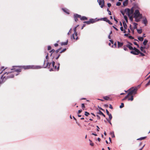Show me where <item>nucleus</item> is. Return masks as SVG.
Segmentation results:
<instances>
[{"instance_id": "nucleus-18", "label": "nucleus", "mask_w": 150, "mask_h": 150, "mask_svg": "<svg viewBox=\"0 0 150 150\" xmlns=\"http://www.w3.org/2000/svg\"><path fill=\"white\" fill-rule=\"evenodd\" d=\"M55 64V62L54 61H53L52 63V65L53 68H54V69H57V66H54Z\"/></svg>"}, {"instance_id": "nucleus-21", "label": "nucleus", "mask_w": 150, "mask_h": 150, "mask_svg": "<svg viewBox=\"0 0 150 150\" xmlns=\"http://www.w3.org/2000/svg\"><path fill=\"white\" fill-rule=\"evenodd\" d=\"M148 42V41L147 40L145 39H144L143 42V44L144 45H146V44Z\"/></svg>"}, {"instance_id": "nucleus-23", "label": "nucleus", "mask_w": 150, "mask_h": 150, "mask_svg": "<svg viewBox=\"0 0 150 150\" xmlns=\"http://www.w3.org/2000/svg\"><path fill=\"white\" fill-rule=\"evenodd\" d=\"M68 42V40L66 42H62L61 43V45H67Z\"/></svg>"}, {"instance_id": "nucleus-32", "label": "nucleus", "mask_w": 150, "mask_h": 150, "mask_svg": "<svg viewBox=\"0 0 150 150\" xmlns=\"http://www.w3.org/2000/svg\"><path fill=\"white\" fill-rule=\"evenodd\" d=\"M124 19H125V20L126 21V22L127 23L128 22V19L127 16H124Z\"/></svg>"}, {"instance_id": "nucleus-33", "label": "nucleus", "mask_w": 150, "mask_h": 150, "mask_svg": "<svg viewBox=\"0 0 150 150\" xmlns=\"http://www.w3.org/2000/svg\"><path fill=\"white\" fill-rule=\"evenodd\" d=\"M89 115V113L87 112H85V115L86 116H88Z\"/></svg>"}, {"instance_id": "nucleus-24", "label": "nucleus", "mask_w": 150, "mask_h": 150, "mask_svg": "<svg viewBox=\"0 0 150 150\" xmlns=\"http://www.w3.org/2000/svg\"><path fill=\"white\" fill-rule=\"evenodd\" d=\"M138 39L140 41H142L144 40V38H143V37H138Z\"/></svg>"}, {"instance_id": "nucleus-30", "label": "nucleus", "mask_w": 150, "mask_h": 150, "mask_svg": "<svg viewBox=\"0 0 150 150\" xmlns=\"http://www.w3.org/2000/svg\"><path fill=\"white\" fill-rule=\"evenodd\" d=\"M130 96V95L128 94V93L127 95L126 96H125V98H124L123 99H122V100H125V99H126L128 97Z\"/></svg>"}, {"instance_id": "nucleus-4", "label": "nucleus", "mask_w": 150, "mask_h": 150, "mask_svg": "<svg viewBox=\"0 0 150 150\" xmlns=\"http://www.w3.org/2000/svg\"><path fill=\"white\" fill-rule=\"evenodd\" d=\"M79 26V25H77L75 27L74 29V33L73 34L72 36V38H73V39H75L77 40L78 39V37L77 36V33L76 32V28Z\"/></svg>"}, {"instance_id": "nucleus-48", "label": "nucleus", "mask_w": 150, "mask_h": 150, "mask_svg": "<svg viewBox=\"0 0 150 150\" xmlns=\"http://www.w3.org/2000/svg\"><path fill=\"white\" fill-rule=\"evenodd\" d=\"M133 50H134V51H139V50L137 49L136 48L134 47L133 48Z\"/></svg>"}, {"instance_id": "nucleus-35", "label": "nucleus", "mask_w": 150, "mask_h": 150, "mask_svg": "<svg viewBox=\"0 0 150 150\" xmlns=\"http://www.w3.org/2000/svg\"><path fill=\"white\" fill-rule=\"evenodd\" d=\"M108 20V19L106 17H104L103 18V21H105L107 22Z\"/></svg>"}, {"instance_id": "nucleus-8", "label": "nucleus", "mask_w": 150, "mask_h": 150, "mask_svg": "<svg viewBox=\"0 0 150 150\" xmlns=\"http://www.w3.org/2000/svg\"><path fill=\"white\" fill-rule=\"evenodd\" d=\"M128 44L126 45V47H128L130 50H133V47L131 46L132 44L130 42H128Z\"/></svg>"}, {"instance_id": "nucleus-34", "label": "nucleus", "mask_w": 150, "mask_h": 150, "mask_svg": "<svg viewBox=\"0 0 150 150\" xmlns=\"http://www.w3.org/2000/svg\"><path fill=\"white\" fill-rule=\"evenodd\" d=\"M109 117V120H111L112 118V117L111 114L108 115Z\"/></svg>"}, {"instance_id": "nucleus-64", "label": "nucleus", "mask_w": 150, "mask_h": 150, "mask_svg": "<svg viewBox=\"0 0 150 150\" xmlns=\"http://www.w3.org/2000/svg\"><path fill=\"white\" fill-rule=\"evenodd\" d=\"M90 144L91 146H93L94 145V144H93V143H92V142H91V143H90Z\"/></svg>"}, {"instance_id": "nucleus-29", "label": "nucleus", "mask_w": 150, "mask_h": 150, "mask_svg": "<svg viewBox=\"0 0 150 150\" xmlns=\"http://www.w3.org/2000/svg\"><path fill=\"white\" fill-rule=\"evenodd\" d=\"M137 30L138 33L139 34H141L142 32V30L141 29H137Z\"/></svg>"}, {"instance_id": "nucleus-56", "label": "nucleus", "mask_w": 150, "mask_h": 150, "mask_svg": "<svg viewBox=\"0 0 150 150\" xmlns=\"http://www.w3.org/2000/svg\"><path fill=\"white\" fill-rule=\"evenodd\" d=\"M81 107H82V108H84L85 107V105H84V103H82L81 105Z\"/></svg>"}, {"instance_id": "nucleus-27", "label": "nucleus", "mask_w": 150, "mask_h": 150, "mask_svg": "<svg viewBox=\"0 0 150 150\" xmlns=\"http://www.w3.org/2000/svg\"><path fill=\"white\" fill-rule=\"evenodd\" d=\"M128 4V2L126 1H124L123 3V5L124 6H126Z\"/></svg>"}, {"instance_id": "nucleus-61", "label": "nucleus", "mask_w": 150, "mask_h": 150, "mask_svg": "<svg viewBox=\"0 0 150 150\" xmlns=\"http://www.w3.org/2000/svg\"><path fill=\"white\" fill-rule=\"evenodd\" d=\"M109 108H110L111 109H112L113 108L112 105L111 104H110L109 105Z\"/></svg>"}, {"instance_id": "nucleus-52", "label": "nucleus", "mask_w": 150, "mask_h": 150, "mask_svg": "<svg viewBox=\"0 0 150 150\" xmlns=\"http://www.w3.org/2000/svg\"><path fill=\"white\" fill-rule=\"evenodd\" d=\"M139 54H140L142 56H145V54H144L143 53H142V52H140L139 53Z\"/></svg>"}, {"instance_id": "nucleus-39", "label": "nucleus", "mask_w": 150, "mask_h": 150, "mask_svg": "<svg viewBox=\"0 0 150 150\" xmlns=\"http://www.w3.org/2000/svg\"><path fill=\"white\" fill-rule=\"evenodd\" d=\"M121 3L119 2H117L116 3V5L117 6H120L121 5Z\"/></svg>"}, {"instance_id": "nucleus-50", "label": "nucleus", "mask_w": 150, "mask_h": 150, "mask_svg": "<svg viewBox=\"0 0 150 150\" xmlns=\"http://www.w3.org/2000/svg\"><path fill=\"white\" fill-rule=\"evenodd\" d=\"M51 49V47L50 46H48L47 49L48 50H50Z\"/></svg>"}, {"instance_id": "nucleus-63", "label": "nucleus", "mask_w": 150, "mask_h": 150, "mask_svg": "<svg viewBox=\"0 0 150 150\" xmlns=\"http://www.w3.org/2000/svg\"><path fill=\"white\" fill-rule=\"evenodd\" d=\"M114 19L115 21L116 22V23H117L118 22V21L114 17Z\"/></svg>"}, {"instance_id": "nucleus-12", "label": "nucleus", "mask_w": 150, "mask_h": 150, "mask_svg": "<svg viewBox=\"0 0 150 150\" xmlns=\"http://www.w3.org/2000/svg\"><path fill=\"white\" fill-rule=\"evenodd\" d=\"M117 47L118 48H119L120 47H121L123 45V42H121L119 41L117 42Z\"/></svg>"}, {"instance_id": "nucleus-16", "label": "nucleus", "mask_w": 150, "mask_h": 150, "mask_svg": "<svg viewBox=\"0 0 150 150\" xmlns=\"http://www.w3.org/2000/svg\"><path fill=\"white\" fill-rule=\"evenodd\" d=\"M89 21L90 22V23H93L96 22L95 20L94 19L92 18L90 19Z\"/></svg>"}, {"instance_id": "nucleus-60", "label": "nucleus", "mask_w": 150, "mask_h": 150, "mask_svg": "<svg viewBox=\"0 0 150 150\" xmlns=\"http://www.w3.org/2000/svg\"><path fill=\"white\" fill-rule=\"evenodd\" d=\"M112 27H113V28H114L117 31L118 30V29L117 28H116L114 26H112Z\"/></svg>"}, {"instance_id": "nucleus-54", "label": "nucleus", "mask_w": 150, "mask_h": 150, "mask_svg": "<svg viewBox=\"0 0 150 150\" xmlns=\"http://www.w3.org/2000/svg\"><path fill=\"white\" fill-rule=\"evenodd\" d=\"M129 19L130 20H131V21H133V18L132 16H129Z\"/></svg>"}, {"instance_id": "nucleus-47", "label": "nucleus", "mask_w": 150, "mask_h": 150, "mask_svg": "<svg viewBox=\"0 0 150 150\" xmlns=\"http://www.w3.org/2000/svg\"><path fill=\"white\" fill-rule=\"evenodd\" d=\"M48 53H47V55L46 56V57H45L46 59H47V61H48Z\"/></svg>"}, {"instance_id": "nucleus-43", "label": "nucleus", "mask_w": 150, "mask_h": 150, "mask_svg": "<svg viewBox=\"0 0 150 150\" xmlns=\"http://www.w3.org/2000/svg\"><path fill=\"white\" fill-rule=\"evenodd\" d=\"M126 45H125L123 46V49L125 51L127 50V49L126 48Z\"/></svg>"}, {"instance_id": "nucleus-57", "label": "nucleus", "mask_w": 150, "mask_h": 150, "mask_svg": "<svg viewBox=\"0 0 150 150\" xmlns=\"http://www.w3.org/2000/svg\"><path fill=\"white\" fill-rule=\"evenodd\" d=\"M111 133H112V137L113 138L114 137H115V136L114 134V132H111Z\"/></svg>"}, {"instance_id": "nucleus-9", "label": "nucleus", "mask_w": 150, "mask_h": 150, "mask_svg": "<svg viewBox=\"0 0 150 150\" xmlns=\"http://www.w3.org/2000/svg\"><path fill=\"white\" fill-rule=\"evenodd\" d=\"M142 23L144 24L146 26L148 23V21L146 18H143L142 20Z\"/></svg>"}, {"instance_id": "nucleus-36", "label": "nucleus", "mask_w": 150, "mask_h": 150, "mask_svg": "<svg viewBox=\"0 0 150 150\" xmlns=\"http://www.w3.org/2000/svg\"><path fill=\"white\" fill-rule=\"evenodd\" d=\"M124 106V104L123 103H122L121 105L120 106V108H122Z\"/></svg>"}, {"instance_id": "nucleus-13", "label": "nucleus", "mask_w": 150, "mask_h": 150, "mask_svg": "<svg viewBox=\"0 0 150 150\" xmlns=\"http://www.w3.org/2000/svg\"><path fill=\"white\" fill-rule=\"evenodd\" d=\"M51 63L49 62H47V64L45 66H44L43 67L44 68H46L47 67H48V68H49L50 67V65H51Z\"/></svg>"}, {"instance_id": "nucleus-25", "label": "nucleus", "mask_w": 150, "mask_h": 150, "mask_svg": "<svg viewBox=\"0 0 150 150\" xmlns=\"http://www.w3.org/2000/svg\"><path fill=\"white\" fill-rule=\"evenodd\" d=\"M133 25H134V29H136L137 28V23H133Z\"/></svg>"}, {"instance_id": "nucleus-1", "label": "nucleus", "mask_w": 150, "mask_h": 150, "mask_svg": "<svg viewBox=\"0 0 150 150\" xmlns=\"http://www.w3.org/2000/svg\"><path fill=\"white\" fill-rule=\"evenodd\" d=\"M11 72H6L4 73L1 77V83H4L7 79L13 78L14 77V75H18V73L21 71V69H16L15 68L11 69Z\"/></svg>"}, {"instance_id": "nucleus-22", "label": "nucleus", "mask_w": 150, "mask_h": 150, "mask_svg": "<svg viewBox=\"0 0 150 150\" xmlns=\"http://www.w3.org/2000/svg\"><path fill=\"white\" fill-rule=\"evenodd\" d=\"M135 19V21L136 22H138L139 21H140V19H140L139 18V17H134Z\"/></svg>"}, {"instance_id": "nucleus-7", "label": "nucleus", "mask_w": 150, "mask_h": 150, "mask_svg": "<svg viewBox=\"0 0 150 150\" xmlns=\"http://www.w3.org/2000/svg\"><path fill=\"white\" fill-rule=\"evenodd\" d=\"M97 1L99 3V4L101 8H103L104 6V0H98Z\"/></svg>"}, {"instance_id": "nucleus-49", "label": "nucleus", "mask_w": 150, "mask_h": 150, "mask_svg": "<svg viewBox=\"0 0 150 150\" xmlns=\"http://www.w3.org/2000/svg\"><path fill=\"white\" fill-rule=\"evenodd\" d=\"M58 66L57 68V70L58 71L59 69V66H60V64L59 63H58Z\"/></svg>"}, {"instance_id": "nucleus-40", "label": "nucleus", "mask_w": 150, "mask_h": 150, "mask_svg": "<svg viewBox=\"0 0 150 150\" xmlns=\"http://www.w3.org/2000/svg\"><path fill=\"white\" fill-rule=\"evenodd\" d=\"M116 45H117V44L116 42H115V43H114V45L112 46V47L115 48L116 47Z\"/></svg>"}, {"instance_id": "nucleus-19", "label": "nucleus", "mask_w": 150, "mask_h": 150, "mask_svg": "<svg viewBox=\"0 0 150 150\" xmlns=\"http://www.w3.org/2000/svg\"><path fill=\"white\" fill-rule=\"evenodd\" d=\"M123 24L124 27L125 29H127V25L124 21L123 22Z\"/></svg>"}, {"instance_id": "nucleus-14", "label": "nucleus", "mask_w": 150, "mask_h": 150, "mask_svg": "<svg viewBox=\"0 0 150 150\" xmlns=\"http://www.w3.org/2000/svg\"><path fill=\"white\" fill-rule=\"evenodd\" d=\"M81 16L77 14H75L74 15V18H81Z\"/></svg>"}, {"instance_id": "nucleus-44", "label": "nucleus", "mask_w": 150, "mask_h": 150, "mask_svg": "<svg viewBox=\"0 0 150 150\" xmlns=\"http://www.w3.org/2000/svg\"><path fill=\"white\" fill-rule=\"evenodd\" d=\"M107 11L108 12V14L110 15H111V12L109 11L108 8L107 9Z\"/></svg>"}, {"instance_id": "nucleus-58", "label": "nucleus", "mask_w": 150, "mask_h": 150, "mask_svg": "<svg viewBox=\"0 0 150 150\" xmlns=\"http://www.w3.org/2000/svg\"><path fill=\"white\" fill-rule=\"evenodd\" d=\"M82 112V110L81 109V110H79V111H78V114L80 113H81Z\"/></svg>"}, {"instance_id": "nucleus-15", "label": "nucleus", "mask_w": 150, "mask_h": 150, "mask_svg": "<svg viewBox=\"0 0 150 150\" xmlns=\"http://www.w3.org/2000/svg\"><path fill=\"white\" fill-rule=\"evenodd\" d=\"M145 48V47H143L142 46H141L140 47V49L141 51L143 52L144 53H146V51L144 50V49Z\"/></svg>"}, {"instance_id": "nucleus-59", "label": "nucleus", "mask_w": 150, "mask_h": 150, "mask_svg": "<svg viewBox=\"0 0 150 150\" xmlns=\"http://www.w3.org/2000/svg\"><path fill=\"white\" fill-rule=\"evenodd\" d=\"M120 29L121 31H123V30H124L123 27L122 26H121L120 28Z\"/></svg>"}, {"instance_id": "nucleus-55", "label": "nucleus", "mask_w": 150, "mask_h": 150, "mask_svg": "<svg viewBox=\"0 0 150 150\" xmlns=\"http://www.w3.org/2000/svg\"><path fill=\"white\" fill-rule=\"evenodd\" d=\"M106 113H107V114L108 115L110 114L109 113V111H108V110L107 109L106 110Z\"/></svg>"}, {"instance_id": "nucleus-5", "label": "nucleus", "mask_w": 150, "mask_h": 150, "mask_svg": "<svg viewBox=\"0 0 150 150\" xmlns=\"http://www.w3.org/2000/svg\"><path fill=\"white\" fill-rule=\"evenodd\" d=\"M129 90H131L128 93L130 95H132V94H135L136 93L137 91V88H134L133 87L132 88L130 89H129L128 91Z\"/></svg>"}, {"instance_id": "nucleus-17", "label": "nucleus", "mask_w": 150, "mask_h": 150, "mask_svg": "<svg viewBox=\"0 0 150 150\" xmlns=\"http://www.w3.org/2000/svg\"><path fill=\"white\" fill-rule=\"evenodd\" d=\"M80 19L81 20L83 21L87 20V17L85 16H83L82 17H81H81Z\"/></svg>"}, {"instance_id": "nucleus-41", "label": "nucleus", "mask_w": 150, "mask_h": 150, "mask_svg": "<svg viewBox=\"0 0 150 150\" xmlns=\"http://www.w3.org/2000/svg\"><path fill=\"white\" fill-rule=\"evenodd\" d=\"M107 121L109 122V123L111 125H112V123L111 122L110 120H109V119L106 118Z\"/></svg>"}, {"instance_id": "nucleus-28", "label": "nucleus", "mask_w": 150, "mask_h": 150, "mask_svg": "<svg viewBox=\"0 0 150 150\" xmlns=\"http://www.w3.org/2000/svg\"><path fill=\"white\" fill-rule=\"evenodd\" d=\"M103 98L105 100H108L109 99V97L107 96H105L103 97Z\"/></svg>"}, {"instance_id": "nucleus-11", "label": "nucleus", "mask_w": 150, "mask_h": 150, "mask_svg": "<svg viewBox=\"0 0 150 150\" xmlns=\"http://www.w3.org/2000/svg\"><path fill=\"white\" fill-rule=\"evenodd\" d=\"M62 9L64 12L67 14H69V11L68 9L66 8H62Z\"/></svg>"}, {"instance_id": "nucleus-51", "label": "nucleus", "mask_w": 150, "mask_h": 150, "mask_svg": "<svg viewBox=\"0 0 150 150\" xmlns=\"http://www.w3.org/2000/svg\"><path fill=\"white\" fill-rule=\"evenodd\" d=\"M150 84V79L149 81H148V82L147 83V84H146V86H148Z\"/></svg>"}, {"instance_id": "nucleus-42", "label": "nucleus", "mask_w": 150, "mask_h": 150, "mask_svg": "<svg viewBox=\"0 0 150 150\" xmlns=\"http://www.w3.org/2000/svg\"><path fill=\"white\" fill-rule=\"evenodd\" d=\"M66 50V48H64V49L62 50L60 52V53H61L63 52H64Z\"/></svg>"}, {"instance_id": "nucleus-46", "label": "nucleus", "mask_w": 150, "mask_h": 150, "mask_svg": "<svg viewBox=\"0 0 150 150\" xmlns=\"http://www.w3.org/2000/svg\"><path fill=\"white\" fill-rule=\"evenodd\" d=\"M128 37L129 39H133L134 38L131 35L128 36Z\"/></svg>"}, {"instance_id": "nucleus-3", "label": "nucleus", "mask_w": 150, "mask_h": 150, "mask_svg": "<svg viewBox=\"0 0 150 150\" xmlns=\"http://www.w3.org/2000/svg\"><path fill=\"white\" fill-rule=\"evenodd\" d=\"M139 17L140 19L142 18V15L140 13L139 10L138 9H136L135 10L134 13V17Z\"/></svg>"}, {"instance_id": "nucleus-6", "label": "nucleus", "mask_w": 150, "mask_h": 150, "mask_svg": "<svg viewBox=\"0 0 150 150\" xmlns=\"http://www.w3.org/2000/svg\"><path fill=\"white\" fill-rule=\"evenodd\" d=\"M125 11L126 12V14H127L129 17L130 15L132 14L133 13V10L131 9V10L129 8L126 9Z\"/></svg>"}, {"instance_id": "nucleus-2", "label": "nucleus", "mask_w": 150, "mask_h": 150, "mask_svg": "<svg viewBox=\"0 0 150 150\" xmlns=\"http://www.w3.org/2000/svg\"><path fill=\"white\" fill-rule=\"evenodd\" d=\"M18 67L20 68H22L25 69H40L42 68V67L40 66L37 65H27L23 66H13V67Z\"/></svg>"}, {"instance_id": "nucleus-10", "label": "nucleus", "mask_w": 150, "mask_h": 150, "mask_svg": "<svg viewBox=\"0 0 150 150\" xmlns=\"http://www.w3.org/2000/svg\"><path fill=\"white\" fill-rule=\"evenodd\" d=\"M140 52L139 50V51H132L130 52V53L134 55H138Z\"/></svg>"}, {"instance_id": "nucleus-20", "label": "nucleus", "mask_w": 150, "mask_h": 150, "mask_svg": "<svg viewBox=\"0 0 150 150\" xmlns=\"http://www.w3.org/2000/svg\"><path fill=\"white\" fill-rule=\"evenodd\" d=\"M146 138V137H141L140 138H138L137 139V140H143L145 139Z\"/></svg>"}, {"instance_id": "nucleus-53", "label": "nucleus", "mask_w": 150, "mask_h": 150, "mask_svg": "<svg viewBox=\"0 0 150 150\" xmlns=\"http://www.w3.org/2000/svg\"><path fill=\"white\" fill-rule=\"evenodd\" d=\"M107 5L108 7H110L111 6V4L109 3L107 4Z\"/></svg>"}, {"instance_id": "nucleus-45", "label": "nucleus", "mask_w": 150, "mask_h": 150, "mask_svg": "<svg viewBox=\"0 0 150 150\" xmlns=\"http://www.w3.org/2000/svg\"><path fill=\"white\" fill-rule=\"evenodd\" d=\"M107 22L110 25H112V23H111V22H110V21L108 19V20Z\"/></svg>"}, {"instance_id": "nucleus-26", "label": "nucleus", "mask_w": 150, "mask_h": 150, "mask_svg": "<svg viewBox=\"0 0 150 150\" xmlns=\"http://www.w3.org/2000/svg\"><path fill=\"white\" fill-rule=\"evenodd\" d=\"M98 113L100 115H103L104 117H105V115L100 110H99Z\"/></svg>"}, {"instance_id": "nucleus-38", "label": "nucleus", "mask_w": 150, "mask_h": 150, "mask_svg": "<svg viewBox=\"0 0 150 150\" xmlns=\"http://www.w3.org/2000/svg\"><path fill=\"white\" fill-rule=\"evenodd\" d=\"M55 51V50L54 49H52L50 51V52L51 53L50 56H51L52 55V53L54 52Z\"/></svg>"}, {"instance_id": "nucleus-31", "label": "nucleus", "mask_w": 150, "mask_h": 150, "mask_svg": "<svg viewBox=\"0 0 150 150\" xmlns=\"http://www.w3.org/2000/svg\"><path fill=\"white\" fill-rule=\"evenodd\" d=\"M133 100V96H131L130 98H129L128 99V100L132 101Z\"/></svg>"}, {"instance_id": "nucleus-62", "label": "nucleus", "mask_w": 150, "mask_h": 150, "mask_svg": "<svg viewBox=\"0 0 150 150\" xmlns=\"http://www.w3.org/2000/svg\"><path fill=\"white\" fill-rule=\"evenodd\" d=\"M96 116H97V119H98V120H99V119H100V116H99V115H96Z\"/></svg>"}, {"instance_id": "nucleus-37", "label": "nucleus", "mask_w": 150, "mask_h": 150, "mask_svg": "<svg viewBox=\"0 0 150 150\" xmlns=\"http://www.w3.org/2000/svg\"><path fill=\"white\" fill-rule=\"evenodd\" d=\"M83 23H86V24H90V23L89 21H84L83 22Z\"/></svg>"}]
</instances>
